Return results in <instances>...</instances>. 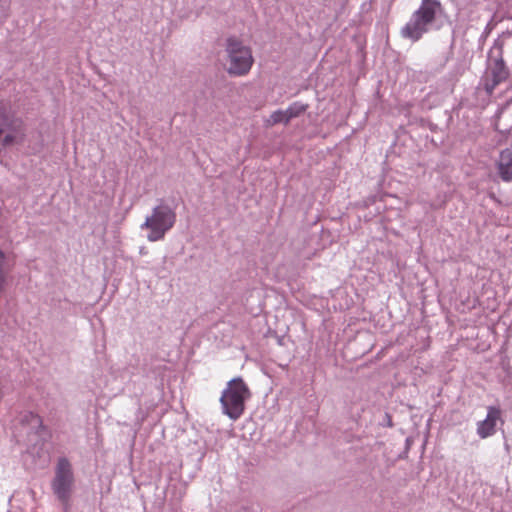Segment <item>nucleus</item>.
<instances>
[{
    "label": "nucleus",
    "mask_w": 512,
    "mask_h": 512,
    "mask_svg": "<svg viewBox=\"0 0 512 512\" xmlns=\"http://www.w3.org/2000/svg\"><path fill=\"white\" fill-rule=\"evenodd\" d=\"M251 391L241 377L227 382L220 397L222 412L231 420H238L245 412V403L251 398Z\"/></svg>",
    "instance_id": "obj_1"
},
{
    "label": "nucleus",
    "mask_w": 512,
    "mask_h": 512,
    "mask_svg": "<svg viewBox=\"0 0 512 512\" xmlns=\"http://www.w3.org/2000/svg\"><path fill=\"white\" fill-rule=\"evenodd\" d=\"M439 8L440 2L436 0H422L419 9L413 13L409 22L402 28V36L412 41H418L428 31V26L434 22Z\"/></svg>",
    "instance_id": "obj_2"
},
{
    "label": "nucleus",
    "mask_w": 512,
    "mask_h": 512,
    "mask_svg": "<svg viewBox=\"0 0 512 512\" xmlns=\"http://www.w3.org/2000/svg\"><path fill=\"white\" fill-rule=\"evenodd\" d=\"M175 222V212L167 205H159L153 209L152 214L146 218L141 228L149 230L147 239L150 242H156L164 238Z\"/></svg>",
    "instance_id": "obj_3"
},
{
    "label": "nucleus",
    "mask_w": 512,
    "mask_h": 512,
    "mask_svg": "<svg viewBox=\"0 0 512 512\" xmlns=\"http://www.w3.org/2000/svg\"><path fill=\"white\" fill-rule=\"evenodd\" d=\"M226 51L228 56L227 72L234 76L246 75L254 62L250 48L244 46L240 41L230 38L227 40Z\"/></svg>",
    "instance_id": "obj_4"
},
{
    "label": "nucleus",
    "mask_w": 512,
    "mask_h": 512,
    "mask_svg": "<svg viewBox=\"0 0 512 512\" xmlns=\"http://www.w3.org/2000/svg\"><path fill=\"white\" fill-rule=\"evenodd\" d=\"M25 129L21 120L14 118L0 101V144L8 147L24 140Z\"/></svg>",
    "instance_id": "obj_5"
},
{
    "label": "nucleus",
    "mask_w": 512,
    "mask_h": 512,
    "mask_svg": "<svg viewBox=\"0 0 512 512\" xmlns=\"http://www.w3.org/2000/svg\"><path fill=\"white\" fill-rule=\"evenodd\" d=\"M73 484L74 475L71 464L66 458H60L55 469L52 490L65 506L69 504Z\"/></svg>",
    "instance_id": "obj_6"
},
{
    "label": "nucleus",
    "mask_w": 512,
    "mask_h": 512,
    "mask_svg": "<svg viewBox=\"0 0 512 512\" xmlns=\"http://www.w3.org/2000/svg\"><path fill=\"white\" fill-rule=\"evenodd\" d=\"M509 69L507 68L501 50L499 51V56L492 59L490 62L485 77H484V89L485 91L491 95L495 88L505 82L509 77Z\"/></svg>",
    "instance_id": "obj_7"
},
{
    "label": "nucleus",
    "mask_w": 512,
    "mask_h": 512,
    "mask_svg": "<svg viewBox=\"0 0 512 512\" xmlns=\"http://www.w3.org/2000/svg\"><path fill=\"white\" fill-rule=\"evenodd\" d=\"M502 411L499 407L489 406L487 408V416L484 420L477 423V434L480 438L485 439L495 434L496 424L501 420Z\"/></svg>",
    "instance_id": "obj_8"
},
{
    "label": "nucleus",
    "mask_w": 512,
    "mask_h": 512,
    "mask_svg": "<svg viewBox=\"0 0 512 512\" xmlns=\"http://www.w3.org/2000/svg\"><path fill=\"white\" fill-rule=\"evenodd\" d=\"M496 168L502 181L512 182V149L507 148L500 152Z\"/></svg>",
    "instance_id": "obj_9"
},
{
    "label": "nucleus",
    "mask_w": 512,
    "mask_h": 512,
    "mask_svg": "<svg viewBox=\"0 0 512 512\" xmlns=\"http://www.w3.org/2000/svg\"><path fill=\"white\" fill-rule=\"evenodd\" d=\"M307 109V105H303L300 103H293L290 105L285 111L286 118L285 124H287L292 118L298 117Z\"/></svg>",
    "instance_id": "obj_10"
},
{
    "label": "nucleus",
    "mask_w": 512,
    "mask_h": 512,
    "mask_svg": "<svg viewBox=\"0 0 512 512\" xmlns=\"http://www.w3.org/2000/svg\"><path fill=\"white\" fill-rule=\"evenodd\" d=\"M286 113L284 110H277L273 112L270 116V118L267 120L268 126H273L275 124H278L280 122L285 123Z\"/></svg>",
    "instance_id": "obj_11"
},
{
    "label": "nucleus",
    "mask_w": 512,
    "mask_h": 512,
    "mask_svg": "<svg viewBox=\"0 0 512 512\" xmlns=\"http://www.w3.org/2000/svg\"><path fill=\"white\" fill-rule=\"evenodd\" d=\"M4 263H5V255L0 250V291L3 289L5 279H6V271L4 269Z\"/></svg>",
    "instance_id": "obj_12"
}]
</instances>
